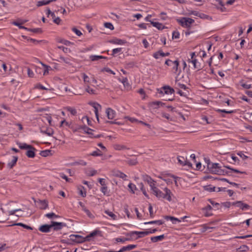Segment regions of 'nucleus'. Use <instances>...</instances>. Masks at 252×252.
Returning a JSON list of instances; mask_svg holds the SVG:
<instances>
[{"label":"nucleus","mask_w":252,"mask_h":252,"mask_svg":"<svg viewBox=\"0 0 252 252\" xmlns=\"http://www.w3.org/2000/svg\"><path fill=\"white\" fill-rule=\"evenodd\" d=\"M126 162L129 165H135L138 163L137 158H136L128 159Z\"/></svg>","instance_id":"33"},{"label":"nucleus","mask_w":252,"mask_h":252,"mask_svg":"<svg viewBox=\"0 0 252 252\" xmlns=\"http://www.w3.org/2000/svg\"><path fill=\"white\" fill-rule=\"evenodd\" d=\"M161 115L163 118H165L166 119H167L168 120H169L171 121H173L172 118L170 117L169 114H168L167 113L163 112L161 114Z\"/></svg>","instance_id":"49"},{"label":"nucleus","mask_w":252,"mask_h":252,"mask_svg":"<svg viewBox=\"0 0 252 252\" xmlns=\"http://www.w3.org/2000/svg\"><path fill=\"white\" fill-rule=\"evenodd\" d=\"M134 235H136L137 237L136 239L139 238L144 237V236L148 235V233L147 231H132L129 233V235L131 237H133Z\"/></svg>","instance_id":"10"},{"label":"nucleus","mask_w":252,"mask_h":252,"mask_svg":"<svg viewBox=\"0 0 252 252\" xmlns=\"http://www.w3.org/2000/svg\"><path fill=\"white\" fill-rule=\"evenodd\" d=\"M165 238V236L164 234L159 235V236H154L151 237V240L152 242L155 243L158 241H161L164 238Z\"/></svg>","instance_id":"20"},{"label":"nucleus","mask_w":252,"mask_h":252,"mask_svg":"<svg viewBox=\"0 0 252 252\" xmlns=\"http://www.w3.org/2000/svg\"><path fill=\"white\" fill-rule=\"evenodd\" d=\"M40 63L42 64V65L44 67V70H43V75H45L46 73H48L49 68L50 66L44 64L43 63L40 62Z\"/></svg>","instance_id":"52"},{"label":"nucleus","mask_w":252,"mask_h":252,"mask_svg":"<svg viewBox=\"0 0 252 252\" xmlns=\"http://www.w3.org/2000/svg\"><path fill=\"white\" fill-rule=\"evenodd\" d=\"M136 247V245H128L126 246L123 247L118 251H106L105 252H125V251H130V250L135 248Z\"/></svg>","instance_id":"9"},{"label":"nucleus","mask_w":252,"mask_h":252,"mask_svg":"<svg viewBox=\"0 0 252 252\" xmlns=\"http://www.w3.org/2000/svg\"><path fill=\"white\" fill-rule=\"evenodd\" d=\"M142 179L147 182L149 185L151 189L155 186V181L152 178L147 174H143L142 175Z\"/></svg>","instance_id":"7"},{"label":"nucleus","mask_w":252,"mask_h":252,"mask_svg":"<svg viewBox=\"0 0 252 252\" xmlns=\"http://www.w3.org/2000/svg\"><path fill=\"white\" fill-rule=\"evenodd\" d=\"M165 219L167 220H170L172 221L173 223H176V221L179 222L181 221V220H180L178 218H175L174 217L166 216Z\"/></svg>","instance_id":"35"},{"label":"nucleus","mask_w":252,"mask_h":252,"mask_svg":"<svg viewBox=\"0 0 252 252\" xmlns=\"http://www.w3.org/2000/svg\"><path fill=\"white\" fill-rule=\"evenodd\" d=\"M17 159L18 158L17 157L13 156L12 157V160L7 164L8 167H9L10 168H12L16 164Z\"/></svg>","instance_id":"29"},{"label":"nucleus","mask_w":252,"mask_h":252,"mask_svg":"<svg viewBox=\"0 0 252 252\" xmlns=\"http://www.w3.org/2000/svg\"><path fill=\"white\" fill-rule=\"evenodd\" d=\"M45 216L49 219L56 218L58 217V216L54 213L46 214L45 215Z\"/></svg>","instance_id":"44"},{"label":"nucleus","mask_w":252,"mask_h":252,"mask_svg":"<svg viewBox=\"0 0 252 252\" xmlns=\"http://www.w3.org/2000/svg\"><path fill=\"white\" fill-rule=\"evenodd\" d=\"M113 176L117 177H119L123 179L124 180H126L127 176L124 173L122 172L119 170H113L112 171Z\"/></svg>","instance_id":"11"},{"label":"nucleus","mask_w":252,"mask_h":252,"mask_svg":"<svg viewBox=\"0 0 252 252\" xmlns=\"http://www.w3.org/2000/svg\"><path fill=\"white\" fill-rule=\"evenodd\" d=\"M200 12H199L198 11L192 10L189 13V14L190 15H194V16L199 17V16L200 15Z\"/></svg>","instance_id":"63"},{"label":"nucleus","mask_w":252,"mask_h":252,"mask_svg":"<svg viewBox=\"0 0 252 252\" xmlns=\"http://www.w3.org/2000/svg\"><path fill=\"white\" fill-rule=\"evenodd\" d=\"M239 249L240 250L241 252H247L249 250V247L246 245H243L242 246H241Z\"/></svg>","instance_id":"61"},{"label":"nucleus","mask_w":252,"mask_h":252,"mask_svg":"<svg viewBox=\"0 0 252 252\" xmlns=\"http://www.w3.org/2000/svg\"><path fill=\"white\" fill-rule=\"evenodd\" d=\"M104 213L107 214L108 216H109L111 219L113 220H117V216L113 213L112 212L107 210H105L104 211Z\"/></svg>","instance_id":"28"},{"label":"nucleus","mask_w":252,"mask_h":252,"mask_svg":"<svg viewBox=\"0 0 252 252\" xmlns=\"http://www.w3.org/2000/svg\"><path fill=\"white\" fill-rule=\"evenodd\" d=\"M199 17L202 19H207L208 20H212V18L211 17H210V16L205 14L203 13H201V12L200 13V15L199 16Z\"/></svg>","instance_id":"37"},{"label":"nucleus","mask_w":252,"mask_h":252,"mask_svg":"<svg viewBox=\"0 0 252 252\" xmlns=\"http://www.w3.org/2000/svg\"><path fill=\"white\" fill-rule=\"evenodd\" d=\"M135 63L133 62L126 63L125 64V68L126 69L131 68L134 67L135 65Z\"/></svg>","instance_id":"45"},{"label":"nucleus","mask_w":252,"mask_h":252,"mask_svg":"<svg viewBox=\"0 0 252 252\" xmlns=\"http://www.w3.org/2000/svg\"><path fill=\"white\" fill-rule=\"evenodd\" d=\"M79 204L82 207V210L86 213V215L90 218H92L94 217L93 215L91 213V212L87 209V208L82 204V203L80 202Z\"/></svg>","instance_id":"21"},{"label":"nucleus","mask_w":252,"mask_h":252,"mask_svg":"<svg viewBox=\"0 0 252 252\" xmlns=\"http://www.w3.org/2000/svg\"><path fill=\"white\" fill-rule=\"evenodd\" d=\"M56 0H42L38 1L37 2V6L40 7L43 5H47L49 4L52 1H55Z\"/></svg>","instance_id":"22"},{"label":"nucleus","mask_w":252,"mask_h":252,"mask_svg":"<svg viewBox=\"0 0 252 252\" xmlns=\"http://www.w3.org/2000/svg\"><path fill=\"white\" fill-rule=\"evenodd\" d=\"M161 179H162L163 181H164L167 184L169 185L172 183V178H166L165 177H160Z\"/></svg>","instance_id":"47"},{"label":"nucleus","mask_w":252,"mask_h":252,"mask_svg":"<svg viewBox=\"0 0 252 252\" xmlns=\"http://www.w3.org/2000/svg\"><path fill=\"white\" fill-rule=\"evenodd\" d=\"M105 112L108 119L112 120L115 117L116 113L112 109L108 108L106 109Z\"/></svg>","instance_id":"12"},{"label":"nucleus","mask_w":252,"mask_h":252,"mask_svg":"<svg viewBox=\"0 0 252 252\" xmlns=\"http://www.w3.org/2000/svg\"><path fill=\"white\" fill-rule=\"evenodd\" d=\"M96 171L95 170H89L86 171V173L89 176H93L96 174Z\"/></svg>","instance_id":"51"},{"label":"nucleus","mask_w":252,"mask_h":252,"mask_svg":"<svg viewBox=\"0 0 252 252\" xmlns=\"http://www.w3.org/2000/svg\"><path fill=\"white\" fill-rule=\"evenodd\" d=\"M207 167L209 172L213 174L225 175L227 173L226 171L221 168V166L218 163L209 162Z\"/></svg>","instance_id":"2"},{"label":"nucleus","mask_w":252,"mask_h":252,"mask_svg":"<svg viewBox=\"0 0 252 252\" xmlns=\"http://www.w3.org/2000/svg\"><path fill=\"white\" fill-rule=\"evenodd\" d=\"M232 205L240 208L242 210H247L250 208V205L244 203L242 201H241L233 202Z\"/></svg>","instance_id":"8"},{"label":"nucleus","mask_w":252,"mask_h":252,"mask_svg":"<svg viewBox=\"0 0 252 252\" xmlns=\"http://www.w3.org/2000/svg\"><path fill=\"white\" fill-rule=\"evenodd\" d=\"M145 224H156L158 225H162L163 223V221L161 220H154V221H151L148 222H145L144 223Z\"/></svg>","instance_id":"31"},{"label":"nucleus","mask_w":252,"mask_h":252,"mask_svg":"<svg viewBox=\"0 0 252 252\" xmlns=\"http://www.w3.org/2000/svg\"><path fill=\"white\" fill-rule=\"evenodd\" d=\"M64 109H65L66 111L69 112L70 114L72 116H75L77 114V111L76 110L71 107H66L64 108Z\"/></svg>","instance_id":"26"},{"label":"nucleus","mask_w":252,"mask_h":252,"mask_svg":"<svg viewBox=\"0 0 252 252\" xmlns=\"http://www.w3.org/2000/svg\"><path fill=\"white\" fill-rule=\"evenodd\" d=\"M51 153V151L50 150H44V151H42L40 152V155L42 157H47L48 156H49Z\"/></svg>","instance_id":"46"},{"label":"nucleus","mask_w":252,"mask_h":252,"mask_svg":"<svg viewBox=\"0 0 252 252\" xmlns=\"http://www.w3.org/2000/svg\"><path fill=\"white\" fill-rule=\"evenodd\" d=\"M86 91L90 94H94V90H93L92 88H90L89 86H88L86 89Z\"/></svg>","instance_id":"64"},{"label":"nucleus","mask_w":252,"mask_h":252,"mask_svg":"<svg viewBox=\"0 0 252 252\" xmlns=\"http://www.w3.org/2000/svg\"><path fill=\"white\" fill-rule=\"evenodd\" d=\"M92 106L94 108V112L97 120L99 122V120L98 118V108H101V105L97 103H93Z\"/></svg>","instance_id":"17"},{"label":"nucleus","mask_w":252,"mask_h":252,"mask_svg":"<svg viewBox=\"0 0 252 252\" xmlns=\"http://www.w3.org/2000/svg\"><path fill=\"white\" fill-rule=\"evenodd\" d=\"M51 227H54V229L58 230L61 229L63 226L62 222H57L55 221H52L51 224Z\"/></svg>","instance_id":"16"},{"label":"nucleus","mask_w":252,"mask_h":252,"mask_svg":"<svg viewBox=\"0 0 252 252\" xmlns=\"http://www.w3.org/2000/svg\"><path fill=\"white\" fill-rule=\"evenodd\" d=\"M70 237L71 240L76 243H80L85 241H88L87 240L86 237H83V236L79 235H71Z\"/></svg>","instance_id":"6"},{"label":"nucleus","mask_w":252,"mask_h":252,"mask_svg":"<svg viewBox=\"0 0 252 252\" xmlns=\"http://www.w3.org/2000/svg\"><path fill=\"white\" fill-rule=\"evenodd\" d=\"M72 30L74 32H75L76 34V35H77L79 36H81L82 34L80 30L76 29V28H73L72 29Z\"/></svg>","instance_id":"60"},{"label":"nucleus","mask_w":252,"mask_h":252,"mask_svg":"<svg viewBox=\"0 0 252 252\" xmlns=\"http://www.w3.org/2000/svg\"><path fill=\"white\" fill-rule=\"evenodd\" d=\"M177 21L184 28H189L191 25L194 22L193 19L188 17H182L181 19H177Z\"/></svg>","instance_id":"4"},{"label":"nucleus","mask_w":252,"mask_h":252,"mask_svg":"<svg viewBox=\"0 0 252 252\" xmlns=\"http://www.w3.org/2000/svg\"><path fill=\"white\" fill-rule=\"evenodd\" d=\"M116 240L118 242L124 243L125 242H126V241L129 240V239L126 238H116Z\"/></svg>","instance_id":"59"},{"label":"nucleus","mask_w":252,"mask_h":252,"mask_svg":"<svg viewBox=\"0 0 252 252\" xmlns=\"http://www.w3.org/2000/svg\"><path fill=\"white\" fill-rule=\"evenodd\" d=\"M97 235L101 236V232L99 230L95 229L94 231H93V232H92L89 235H88L86 236L87 240L89 241L90 240L91 237H94V236H97Z\"/></svg>","instance_id":"14"},{"label":"nucleus","mask_w":252,"mask_h":252,"mask_svg":"<svg viewBox=\"0 0 252 252\" xmlns=\"http://www.w3.org/2000/svg\"><path fill=\"white\" fill-rule=\"evenodd\" d=\"M110 42L113 44L119 45H123L125 43V42L124 40L119 39H116L114 40L111 41Z\"/></svg>","instance_id":"40"},{"label":"nucleus","mask_w":252,"mask_h":252,"mask_svg":"<svg viewBox=\"0 0 252 252\" xmlns=\"http://www.w3.org/2000/svg\"><path fill=\"white\" fill-rule=\"evenodd\" d=\"M178 161L180 164L182 165H186V160H185V158L183 157L179 156L178 158Z\"/></svg>","instance_id":"38"},{"label":"nucleus","mask_w":252,"mask_h":252,"mask_svg":"<svg viewBox=\"0 0 252 252\" xmlns=\"http://www.w3.org/2000/svg\"><path fill=\"white\" fill-rule=\"evenodd\" d=\"M128 187L130 190L131 192L133 193L135 192V190L137 189L136 186L132 183H129L128 185Z\"/></svg>","instance_id":"41"},{"label":"nucleus","mask_w":252,"mask_h":252,"mask_svg":"<svg viewBox=\"0 0 252 252\" xmlns=\"http://www.w3.org/2000/svg\"><path fill=\"white\" fill-rule=\"evenodd\" d=\"M139 186H140V189L142 191V193L143 194L148 198H149V195L148 194H147V192H146V190L144 188V185L143 184V183H141L140 184H139Z\"/></svg>","instance_id":"39"},{"label":"nucleus","mask_w":252,"mask_h":252,"mask_svg":"<svg viewBox=\"0 0 252 252\" xmlns=\"http://www.w3.org/2000/svg\"><path fill=\"white\" fill-rule=\"evenodd\" d=\"M114 149L116 150H123L128 149L129 148H127L126 146L120 144H115L114 146Z\"/></svg>","instance_id":"32"},{"label":"nucleus","mask_w":252,"mask_h":252,"mask_svg":"<svg viewBox=\"0 0 252 252\" xmlns=\"http://www.w3.org/2000/svg\"><path fill=\"white\" fill-rule=\"evenodd\" d=\"M103 154H102V152L99 149H97L96 151H94L91 154V155H92L93 156H101Z\"/></svg>","instance_id":"43"},{"label":"nucleus","mask_w":252,"mask_h":252,"mask_svg":"<svg viewBox=\"0 0 252 252\" xmlns=\"http://www.w3.org/2000/svg\"><path fill=\"white\" fill-rule=\"evenodd\" d=\"M51 228V224H44L41 225L39 230L42 232H48L50 231V229Z\"/></svg>","instance_id":"19"},{"label":"nucleus","mask_w":252,"mask_h":252,"mask_svg":"<svg viewBox=\"0 0 252 252\" xmlns=\"http://www.w3.org/2000/svg\"><path fill=\"white\" fill-rule=\"evenodd\" d=\"M122 51V48H115L114 49H113L112 50V55L113 56H114L115 54L119 53V52H121Z\"/></svg>","instance_id":"55"},{"label":"nucleus","mask_w":252,"mask_h":252,"mask_svg":"<svg viewBox=\"0 0 252 252\" xmlns=\"http://www.w3.org/2000/svg\"><path fill=\"white\" fill-rule=\"evenodd\" d=\"M39 205L40 209L43 210L46 209L48 206L47 202L45 200H39Z\"/></svg>","instance_id":"24"},{"label":"nucleus","mask_w":252,"mask_h":252,"mask_svg":"<svg viewBox=\"0 0 252 252\" xmlns=\"http://www.w3.org/2000/svg\"><path fill=\"white\" fill-rule=\"evenodd\" d=\"M180 37V33L177 31H174L172 33V38L173 39H179Z\"/></svg>","instance_id":"53"},{"label":"nucleus","mask_w":252,"mask_h":252,"mask_svg":"<svg viewBox=\"0 0 252 252\" xmlns=\"http://www.w3.org/2000/svg\"><path fill=\"white\" fill-rule=\"evenodd\" d=\"M106 58H107V57H104L102 56H98V55H91L90 57V59L92 61H97L99 59H106Z\"/></svg>","instance_id":"30"},{"label":"nucleus","mask_w":252,"mask_h":252,"mask_svg":"<svg viewBox=\"0 0 252 252\" xmlns=\"http://www.w3.org/2000/svg\"><path fill=\"white\" fill-rule=\"evenodd\" d=\"M77 189L79 195L83 197L86 196V190L83 186L81 185L78 186Z\"/></svg>","instance_id":"18"},{"label":"nucleus","mask_w":252,"mask_h":252,"mask_svg":"<svg viewBox=\"0 0 252 252\" xmlns=\"http://www.w3.org/2000/svg\"><path fill=\"white\" fill-rule=\"evenodd\" d=\"M14 225H17V226H22V227H23L24 228H26L27 229H29V230H32L33 229V228L31 226L27 225H26L25 224H24L23 223H21V222L17 223L14 224Z\"/></svg>","instance_id":"36"},{"label":"nucleus","mask_w":252,"mask_h":252,"mask_svg":"<svg viewBox=\"0 0 252 252\" xmlns=\"http://www.w3.org/2000/svg\"><path fill=\"white\" fill-rule=\"evenodd\" d=\"M64 45L73 48L74 47V43L67 40H64Z\"/></svg>","instance_id":"56"},{"label":"nucleus","mask_w":252,"mask_h":252,"mask_svg":"<svg viewBox=\"0 0 252 252\" xmlns=\"http://www.w3.org/2000/svg\"><path fill=\"white\" fill-rule=\"evenodd\" d=\"M71 226H73L72 222L69 220H66L64 222V227L66 226L68 228H70Z\"/></svg>","instance_id":"42"},{"label":"nucleus","mask_w":252,"mask_h":252,"mask_svg":"<svg viewBox=\"0 0 252 252\" xmlns=\"http://www.w3.org/2000/svg\"><path fill=\"white\" fill-rule=\"evenodd\" d=\"M151 23L154 27L157 28L158 30H163L165 28L164 26L158 22H151Z\"/></svg>","instance_id":"27"},{"label":"nucleus","mask_w":252,"mask_h":252,"mask_svg":"<svg viewBox=\"0 0 252 252\" xmlns=\"http://www.w3.org/2000/svg\"><path fill=\"white\" fill-rule=\"evenodd\" d=\"M104 26L105 28H108L110 30H113L114 29V26L113 25L109 22H107L104 24Z\"/></svg>","instance_id":"58"},{"label":"nucleus","mask_w":252,"mask_h":252,"mask_svg":"<svg viewBox=\"0 0 252 252\" xmlns=\"http://www.w3.org/2000/svg\"><path fill=\"white\" fill-rule=\"evenodd\" d=\"M224 167L228 169H230L232 171H233V172H235V173H241V174H244V173H246L245 172H243V171H240L237 169H234V168H231L229 166H224Z\"/></svg>","instance_id":"48"},{"label":"nucleus","mask_w":252,"mask_h":252,"mask_svg":"<svg viewBox=\"0 0 252 252\" xmlns=\"http://www.w3.org/2000/svg\"><path fill=\"white\" fill-rule=\"evenodd\" d=\"M188 62L189 63H191L193 65L194 68H198V67L197 66V60L194 59L191 60L190 59H189Z\"/></svg>","instance_id":"57"},{"label":"nucleus","mask_w":252,"mask_h":252,"mask_svg":"<svg viewBox=\"0 0 252 252\" xmlns=\"http://www.w3.org/2000/svg\"><path fill=\"white\" fill-rule=\"evenodd\" d=\"M151 189L152 190L154 194L159 199H166L169 202L172 201L171 196L173 195V194L171 190L167 188H165L163 189V191L165 193L161 191L157 188L156 186L153 187Z\"/></svg>","instance_id":"1"},{"label":"nucleus","mask_w":252,"mask_h":252,"mask_svg":"<svg viewBox=\"0 0 252 252\" xmlns=\"http://www.w3.org/2000/svg\"><path fill=\"white\" fill-rule=\"evenodd\" d=\"M19 148L21 149H27L28 150L29 148H32V145H28L26 143H18Z\"/></svg>","instance_id":"34"},{"label":"nucleus","mask_w":252,"mask_h":252,"mask_svg":"<svg viewBox=\"0 0 252 252\" xmlns=\"http://www.w3.org/2000/svg\"><path fill=\"white\" fill-rule=\"evenodd\" d=\"M23 23H19L18 22H17V21H14L12 23V24L13 25L18 26L20 29H25V30H27L28 28H26V27H25L24 26H21V24H23Z\"/></svg>","instance_id":"50"},{"label":"nucleus","mask_w":252,"mask_h":252,"mask_svg":"<svg viewBox=\"0 0 252 252\" xmlns=\"http://www.w3.org/2000/svg\"><path fill=\"white\" fill-rule=\"evenodd\" d=\"M40 132L43 134H46L48 136H51L53 134V130L51 128L41 127L40 128Z\"/></svg>","instance_id":"15"},{"label":"nucleus","mask_w":252,"mask_h":252,"mask_svg":"<svg viewBox=\"0 0 252 252\" xmlns=\"http://www.w3.org/2000/svg\"><path fill=\"white\" fill-rule=\"evenodd\" d=\"M212 209V207L210 205H208L206 207L203 208L202 210L204 211L205 216L209 217L211 216L212 214L210 213L209 211Z\"/></svg>","instance_id":"23"},{"label":"nucleus","mask_w":252,"mask_h":252,"mask_svg":"<svg viewBox=\"0 0 252 252\" xmlns=\"http://www.w3.org/2000/svg\"><path fill=\"white\" fill-rule=\"evenodd\" d=\"M36 149L32 146V148H29L26 151V155L30 158H33L35 157V151Z\"/></svg>","instance_id":"13"},{"label":"nucleus","mask_w":252,"mask_h":252,"mask_svg":"<svg viewBox=\"0 0 252 252\" xmlns=\"http://www.w3.org/2000/svg\"><path fill=\"white\" fill-rule=\"evenodd\" d=\"M27 31H31L33 32L37 33V32H41V29L40 28H35V29H29L28 28Z\"/></svg>","instance_id":"54"},{"label":"nucleus","mask_w":252,"mask_h":252,"mask_svg":"<svg viewBox=\"0 0 252 252\" xmlns=\"http://www.w3.org/2000/svg\"><path fill=\"white\" fill-rule=\"evenodd\" d=\"M165 64L168 66H172V70L175 74L179 75L181 72V68H179V62L178 60L172 61L171 60L167 59L166 60Z\"/></svg>","instance_id":"3"},{"label":"nucleus","mask_w":252,"mask_h":252,"mask_svg":"<svg viewBox=\"0 0 252 252\" xmlns=\"http://www.w3.org/2000/svg\"><path fill=\"white\" fill-rule=\"evenodd\" d=\"M124 212L126 214L127 217L128 218H130V213L128 211V206L127 205H125L124 206Z\"/></svg>","instance_id":"62"},{"label":"nucleus","mask_w":252,"mask_h":252,"mask_svg":"<svg viewBox=\"0 0 252 252\" xmlns=\"http://www.w3.org/2000/svg\"><path fill=\"white\" fill-rule=\"evenodd\" d=\"M158 92L159 94L163 95L165 94L168 95L173 94L174 93V90L169 86H165L160 89H158Z\"/></svg>","instance_id":"5"},{"label":"nucleus","mask_w":252,"mask_h":252,"mask_svg":"<svg viewBox=\"0 0 252 252\" xmlns=\"http://www.w3.org/2000/svg\"><path fill=\"white\" fill-rule=\"evenodd\" d=\"M83 130L87 133H88V134H90L91 135V137H98L99 136H94L93 135V134L92 133V132L93 131V130L89 128L87 126H84L83 128H82Z\"/></svg>","instance_id":"25"}]
</instances>
